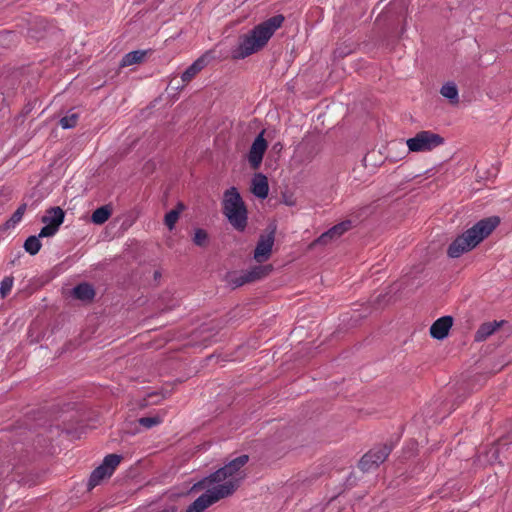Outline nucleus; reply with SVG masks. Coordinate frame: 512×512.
Masks as SVG:
<instances>
[{"label": "nucleus", "instance_id": "nucleus-1", "mask_svg": "<svg viewBox=\"0 0 512 512\" xmlns=\"http://www.w3.org/2000/svg\"><path fill=\"white\" fill-rule=\"evenodd\" d=\"M285 18L278 14L256 25L250 32L240 37L238 46L233 50L234 59H244L265 47Z\"/></svg>", "mask_w": 512, "mask_h": 512}, {"label": "nucleus", "instance_id": "nucleus-2", "mask_svg": "<svg viewBox=\"0 0 512 512\" xmlns=\"http://www.w3.org/2000/svg\"><path fill=\"white\" fill-rule=\"evenodd\" d=\"M248 461V455H240L229 461L214 473L197 482L195 487L215 485L220 490L224 489V487H228L227 489L231 490L229 492L230 496L235 492L243 479L244 474L242 468L248 463Z\"/></svg>", "mask_w": 512, "mask_h": 512}, {"label": "nucleus", "instance_id": "nucleus-3", "mask_svg": "<svg viewBox=\"0 0 512 512\" xmlns=\"http://www.w3.org/2000/svg\"><path fill=\"white\" fill-rule=\"evenodd\" d=\"M248 461V455H240L229 461L214 473L197 482L195 487L215 485L220 490L224 489V487H228L227 489L231 490L229 492L230 496L235 492L243 479L244 474L242 468L248 463Z\"/></svg>", "mask_w": 512, "mask_h": 512}, {"label": "nucleus", "instance_id": "nucleus-4", "mask_svg": "<svg viewBox=\"0 0 512 512\" xmlns=\"http://www.w3.org/2000/svg\"><path fill=\"white\" fill-rule=\"evenodd\" d=\"M222 212L231 226L244 231L247 226L248 211L236 187H230L223 194Z\"/></svg>", "mask_w": 512, "mask_h": 512}, {"label": "nucleus", "instance_id": "nucleus-5", "mask_svg": "<svg viewBox=\"0 0 512 512\" xmlns=\"http://www.w3.org/2000/svg\"><path fill=\"white\" fill-rule=\"evenodd\" d=\"M480 243V221L476 222L470 229L458 236L448 247L447 254L451 258H458L470 251Z\"/></svg>", "mask_w": 512, "mask_h": 512}, {"label": "nucleus", "instance_id": "nucleus-6", "mask_svg": "<svg viewBox=\"0 0 512 512\" xmlns=\"http://www.w3.org/2000/svg\"><path fill=\"white\" fill-rule=\"evenodd\" d=\"M443 143L442 136L427 130H421L414 137L406 140L407 147L411 152H429Z\"/></svg>", "mask_w": 512, "mask_h": 512}, {"label": "nucleus", "instance_id": "nucleus-7", "mask_svg": "<svg viewBox=\"0 0 512 512\" xmlns=\"http://www.w3.org/2000/svg\"><path fill=\"white\" fill-rule=\"evenodd\" d=\"M203 488H208L205 493L200 495L192 504H190L186 510V512H203L207 507L217 502L218 500L228 497L230 489L228 487H224V489L220 490L215 485L203 486ZM193 489H202V487H195Z\"/></svg>", "mask_w": 512, "mask_h": 512}, {"label": "nucleus", "instance_id": "nucleus-8", "mask_svg": "<svg viewBox=\"0 0 512 512\" xmlns=\"http://www.w3.org/2000/svg\"><path fill=\"white\" fill-rule=\"evenodd\" d=\"M121 458L122 457L117 454H109L105 456L102 464L95 468L90 474L88 489H93L99 485L103 479L109 478L114 473L116 467L120 464Z\"/></svg>", "mask_w": 512, "mask_h": 512}, {"label": "nucleus", "instance_id": "nucleus-9", "mask_svg": "<svg viewBox=\"0 0 512 512\" xmlns=\"http://www.w3.org/2000/svg\"><path fill=\"white\" fill-rule=\"evenodd\" d=\"M392 451V447L384 444L379 445L362 456L359 461V468L363 472H369L376 469L381 463H383Z\"/></svg>", "mask_w": 512, "mask_h": 512}, {"label": "nucleus", "instance_id": "nucleus-10", "mask_svg": "<svg viewBox=\"0 0 512 512\" xmlns=\"http://www.w3.org/2000/svg\"><path fill=\"white\" fill-rule=\"evenodd\" d=\"M352 226V222L350 220L342 221L333 227H331L326 232L322 233L313 243L312 245H327L330 242L341 237L345 232H347Z\"/></svg>", "mask_w": 512, "mask_h": 512}, {"label": "nucleus", "instance_id": "nucleus-11", "mask_svg": "<svg viewBox=\"0 0 512 512\" xmlns=\"http://www.w3.org/2000/svg\"><path fill=\"white\" fill-rule=\"evenodd\" d=\"M264 132L265 130H262V132L256 137L248 154V161L253 169L259 168L267 149V141L263 137Z\"/></svg>", "mask_w": 512, "mask_h": 512}, {"label": "nucleus", "instance_id": "nucleus-12", "mask_svg": "<svg viewBox=\"0 0 512 512\" xmlns=\"http://www.w3.org/2000/svg\"><path fill=\"white\" fill-rule=\"evenodd\" d=\"M274 244V231L261 235L254 250V259L261 263L269 259Z\"/></svg>", "mask_w": 512, "mask_h": 512}, {"label": "nucleus", "instance_id": "nucleus-13", "mask_svg": "<svg viewBox=\"0 0 512 512\" xmlns=\"http://www.w3.org/2000/svg\"><path fill=\"white\" fill-rule=\"evenodd\" d=\"M499 332L502 337H508L512 333V327L506 320H494L482 323V340Z\"/></svg>", "mask_w": 512, "mask_h": 512}, {"label": "nucleus", "instance_id": "nucleus-14", "mask_svg": "<svg viewBox=\"0 0 512 512\" xmlns=\"http://www.w3.org/2000/svg\"><path fill=\"white\" fill-rule=\"evenodd\" d=\"M452 325V316L447 315L440 317L430 327L431 337L437 340L445 339L448 336L449 330L451 329Z\"/></svg>", "mask_w": 512, "mask_h": 512}, {"label": "nucleus", "instance_id": "nucleus-15", "mask_svg": "<svg viewBox=\"0 0 512 512\" xmlns=\"http://www.w3.org/2000/svg\"><path fill=\"white\" fill-rule=\"evenodd\" d=\"M251 192L259 199H265L269 193L267 177L262 173L254 174L251 180Z\"/></svg>", "mask_w": 512, "mask_h": 512}, {"label": "nucleus", "instance_id": "nucleus-16", "mask_svg": "<svg viewBox=\"0 0 512 512\" xmlns=\"http://www.w3.org/2000/svg\"><path fill=\"white\" fill-rule=\"evenodd\" d=\"M65 218V213L60 207H52L47 210L46 215L42 217V222L44 224H49L55 226V228L59 229L60 225L63 223Z\"/></svg>", "mask_w": 512, "mask_h": 512}, {"label": "nucleus", "instance_id": "nucleus-17", "mask_svg": "<svg viewBox=\"0 0 512 512\" xmlns=\"http://www.w3.org/2000/svg\"><path fill=\"white\" fill-rule=\"evenodd\" d=\"M206 65L207 60L205 57L198 58L182 73V82L184 84L189 83Z\"/></svg>", "mask_w": 512, "mask_h": 512}, {"label": "nucleus", "instance_id": "nucleus-18", "mask_svg": "<svg viewBox=\"0 0 512 512\" xmlns=\"http://www.w3.org/2000/svg\"><path fill=\"white\" fill-rule=\"evenodd\" d=\"M72 296L81 301H92L95 297V290L88 283H80L72 289Z\"/></svg>", "mask_w": 512, "mask_h": 512}, {"label": "nucleus", "instance_id": "nucleus-19", "mask_svg": "<svg viewBox=\"0 0 512 512\" xmlns=\"http://www.w3.org/2000/svg\"><path fill=\"white\" fill-rule=\"evenodd\" d=\"M440 94L452 105H456L459 102L458 88L454 82L445 83L440 89Z\"/></svg>", "mask_w": 512, "mask_h": 512}, {"label": "nucleus", "instance_id": "nucleus-20", "mask_svg": "<svg viewBox=\"0 0 512 512\" xmlns=\"http://www.w3.org/2000/svg\"><path fill=\"white\" fill-rule=\"evenodd\" d=\"M147 51L144 50H135L125 54L121 60V67H128L134 64H139L143 62Z\"/></svg>", "mask_w": 512, "mask_h": 512}, {"label": "nucleus", "instance_id": "nucleus-21", "mask_svg": "<svg viewBox=\"0 0 512 512\" xmlns=\"http://www.w3.org/2000/svg\"><path fill=\"white\" fill-rule=\"evenodd\" d=\"M112 209L109 205H104L93 211L91 221L94 224L101 225L105 223L111 216Z\"/></svg>", "mask_w": 512, "mask_h": 512}, {"label": "nucleus", "instance_id": "nucleus-22", "mask_svg": "<svg viewBox=\"0 0 512 512\" xmlns=\"http://www.w3.org/2000/svg\"><path fill=\"white\" fill-rule=\"evenodd\" d=\"M271 271V266H255L251 268L250 270L245 271V275L250 282H254L256 280H259L265 276H267Z\"/></svg>", "mask_w": 512, "mask_h": 512}, {"label": "nucleus", "instance_id": "nucleus-23", "mask_svg": "<svg viewBox=\"0 0 512 512\" xmlns=\"http://www.w3.org/2000/svg\"><path fill=\"white\" fill-rule=\"evenodd\" d=\"M500 222L501 220L499 216H491L482 219V240L488 237L500 224Z\"/></svg>", "mask_w": 512, "mask_h": 512}, {"label": "nucleus", "instance_id": "nucleus-24", "mask_svg": "<svg viewBox=\"0 0 512 512\" xmlns=\"http://www.w3.org/2000/svg\"><path fill=\"white\" fill-rule=\"evenodd\" d=\"M42 247L40 238L36 235L29 236L24 242V249L30 255H36Z\"/></svg>", "mask_w": 512, "mask_h": 512}, {"label": "nucleus", "instance_id": "nucleus-25", "mask_svg": "<svg viewBox=\"0 0 512 512\" xmlns=\"http://www.w3.org/2000/svg\"><path fill=\"white\" fill-rule=\"evenodd\" d=\"M26 204L20 205L17 210L12 214V216L6 221L5 226L7 228L15 227L21 220L26 211Z\"/></svg>", "mask_w": 512, "mask_h": 512}, {"label": "nucleus", "instance_id": "nucleus-26", "mask_svg": "<svg viewBox=\"0 0 512 512\" xmlns=\"http://www.w3.org/2000/svg\"><path fill=\"white\" fill-rule=\"evenodd\" d=\"M78 113L70 110L66 116L60 119V125L62 128H74L78 124Z\"/></svg>", "mask_w": 512, "mask_h": 512}, {"label": "nucleus", "instance_id": "nucleus-27", "mask_svg": "<svg viewBox=\"0 0 512 512\" xmlns=\"http://www.w3.org/2000/svg\"><path fill=\"white\" fill-rule=\"evenodd\" d=\"M14 283V277L13 276H6L2 279L0 283V296L1 298H6L8 294L11 292V289L13 287Z\"/></svg>", "mask_w": 512, "mask_h": 512}, {"label": "nucleus", "instance_id": "nucleus-28", "mask_svg": "<svg viewBox=\"0 0 512 512\" xmlns=\"http://www.w3.org/2000/svg\"><path fill=\"white\" fill-rule=\"evenodd\" d=\"M138 423L143 426L145 429H150L162 423V418L159 415L141 417L138 420Z\"/></svg>", "mask_w": 512, "mask_h": 512}, {"label": "nucleus", "instance_id": "nucleus-29", "mask_svg": "<svg viewBox=\"0 0 512 512\" xmlns=\"http://www.w3.org/2000/svg\"><path fill=\"white\" fill-rule=\"evenodd\" d=\"M180 212V209H172L165 215L164 223L170 230L175 227V224L179 219Z\"/></svg>", "mask_w": 512, "mask_h": 512}, {"label": "nucleus", "instance_id": "nucleus-30", "mask_svg": "<svg viewBox=\"0 0 512 512\" xmlns=\"http://www.w3.org/2000/svg\"><path fill=\"white\" fill-rule=\"evenodd\" d=\"M207 239H208V234L205 230L196 229L194 238H193V242L195 243V245L204 246L207 242Z\"/></svg>", "mask_w": 512, "mask_h": 512}, {"label": "nucleus", "instance_id": "nucleus-31", "mask_svg": "<svg viewBox=\"0 0 512 512\" xmlns=\"http://www.w3.org/2000/svg\"><path fill=\"white\" fill-rule=\"evenodd\" d=\"M246 283H249V281L244 272L239 276H231L229 278V284L232 286V288L240 287Z\"/></svg>", "mask_w": 512, "mask_h": 512}, {"label": "nucleus", "instance_id": "nucleus-32", "mask_svg": "<svg viewBox=\"0 0 512 512\" xmlns=\"http://www.w3.org/2000/svg\"><path fill=\"white\" fill-rule=\"evenodd\" d=\"M58 229L55 226L45 224L40 230V233L37 235L39 238L51 237L57 233Z\"/></svg>", "mask_w": 512, "mask_h": 512}, {"label": "nucleus", "instance_id": "nucleus-33", "mask_svg": "<svg viewBox=\"0 0 512 512\" xmlns=\"http://www.w3.org/2000/svg\"><path fill=\"white\" fill-rule=\"evenodd\" d=\"M474 339L475 341H480V329L475 332Z\"/></svg>", "mask_w": 512, "mask_h": 512}]
</instances>
